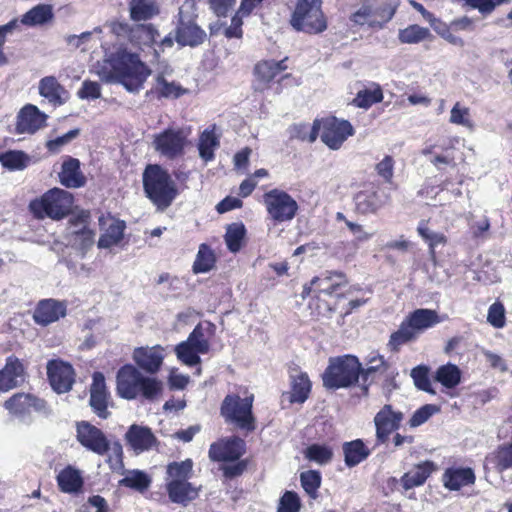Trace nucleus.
<instances>
[{"mask_svg":"<svg viewBox=\"0 0 512 512\" xmlns=\"http://www.w3.org/2000/svg\"><path fill=\"white\" fill-rule=\"evenodd\" d=\"M349 281L342 271L327 270L303 285L301 297L309 298L308 309L312 317H330L342 299L347 297Z\"/></svg>","mask_w":512,"mask_h":512,"instance_id":"obj_1","label":"nucleus"},{"mask_svg":"<svg viewBox=\"0 0 512 512\" xmlns=\"http://www.w3.org/2000/svg\"><path fill=\"white\" fill-rule=\"evenodd\" d=\"M67 308L68 304L66 300H57L54 298L41 299L34 308L32 319L38 326L47 327L66 317Z\"/></svg>","mask_w":512,"mask_h":512,"instance_id":"obj_22","label":"nucleus"},{"mask_svg":"<svg viewBox=\"0 0 512 512\" xmlns=\"http://www.w3.org/2000/svg\"><path fill=\"white\" fill-rule=\"evenodd\" d=\"M111 400L110 392L107 388L105 376L102 372H94L90 386L89 405L92 411L101 419H107L111 412L108 410Z\"/></svg>","mask_w":512,"mask_h":512,"instance_id":"obj_23","label":"nucleus"},{"mask_svg":"<svg viewBox=\"0 0 512 512\" xmlns=\"http://www.w3.org/2000/svg\"><path fill=\"white\" fill-rule=\"evenodd\" d=\"M40 96L44 97L54 106L63 105L67 98L68 92L55 76H45L38 84Z\"/></svg>","mask_w":512,"mask_h":512,"instance_id":"obj_32","label":"nucleus"},{"mask_svg":"<svg viewBox=\"0 0 512 512\" xmlns=\"http://www.w3.org/2000/svg\"><path fill=\"white\" fill-rule=\"evenodd\" d=\"M362 364L358 357L351 354L329 358L322 374L323 386L328 390L350 388L359 382Z\"/></svg>","mask_w":512,"mask_h":512,"instance_id":"obj_7","label":"nucleus"},{"mask_svg":"<svg viewBox=\"0 0 512 512\" xmlns=\"http://www.w3.org/2000/svg\"><path fill=\"white\" fill-rule=\"evenodd\" d=\"M494 469L502 473L512 468V443L499 445L487 458Z\"/></svg>","mask_w":512,"mask_h":512,"instance_id":"obj_47","label":"nucleus"},{"mask_svg":"<svg viewBox=\"0 0 512 512\" xmlns=\"http://www.w3.org/2000/svg\"><path fill=\"white\" fill-rule=\"evenodd\" d=\"M312 390V382L306 372L300 371L297 375L290 377V403H304L310 396Z\"/></svg>","mask_w":512,"mask_h":512,"instance_id":"obj_37","label":"nucleus"},{"mask_svg":"<svg viewBox=\"0 0 512 512\" xmlns=\"http://www.w3.org/2000/svg\"><path fill=\"white\" fill-rule=\"evenodd\" d=\"M246 234L247 230L242 222L228 224L224 235L227 249L232 253L239 252L245 243Z\"/></svg>","mask_w":512,"mask_h":512,"instance_id":"obj_40","label":"nucleus"},{"mask_svg":"<svg viewBox=\"0 0 512 512\" xmlns=\"http://www.w3.org/2000/svg\"><path fill=\"white\" fill-rule=\"evenodd\" d=\"M57 484L64 493H75L81 490L83 479L78 470L67 466L57 475Z\"/></svg>","mask_w":512,"mask_h":512,"instance_id":"obj_39","label":"nucleus"},{"mask_svg":"<svg viewBox=\"0 0 512 512\" xmlns=\"http://www.w3.org/2000/svg\"><path fill=\"white\" fill-rule=\"evenodd\" d=\"M73 244L82 251L90 249L94 244L95 232L87 225L72 233Z\"/></svg>","mask_w":512,"mask_h":512,"instance_id":"obj_59","label":"nucleus"},{"mask_svg":"<svg viewBox=\"0 0 512 512\" xmlns=\"http://www.w3.org/2000/svg\"><path fill=\"white\" fill-rule=\"evenodd\" d=\"M98 224L101 235L98 239L97 246L100 249H109L119 245L124 239L127 228L126 222L111 213L102 214L98 218Z\"/></svg>","mask_w":512,"mask_h":512,"instance_id":"obj_20","label":"nucleus"},{"mask_svg":"<svg viewBox=\"0 0 512 512\" xmlns=\"http://www.w3.org/2000/svg\"><path fill=\"white\" fill-rule=\"evenodd\" d=\"M165 356V348L159 344L136 347L132 352L133 365L149 375H155L161 370Z\"/></svg>","mask_w":512,"mask_h":512,"instance_id":"obj_19","label":"nucleus"},{"mask_svg":"<svg viewBox=\"0 0 512 512\" xmlns=\"http://www.w3.org/2000/svg\"><path fill=\"white\" fill-rule=\"evenodd\" d=\"M355 212L360 215L376 214L390 201L389 193H386L379 183L365 184L364 188L353 197Z\"/></svg>","mask_w":512,"mask_h":512,"instance_id":"obj_14","label":"nucleus"},{"mask_svg":"<svg viewBox=\"0 0 512 512\" xmlns=\"http://www.w3.org/2000/svg\"><path fill=\"white\" fill-rule=\"evenodd\" d=\"M157 27L152 23H133L130 44L137 48L152 47L159 37Z\"/></svg>","mask_w":512,"mask_h":512,"instance_id":"obj_35","label":"nucleus"},{"mask_svg":"<svg viewBox=\"0 0 512 512\" xmlns=\"http://www.w3.org/2000/svg\"><path fill=\"white\" fill-rule=\"evenodd\" d=\"M263 202L269 218L275 223L291 221L299 210L297 201L286 191L277 188L265 192Z\"/></svg>","mask_w":512,"mask_h":512,"instance_id":"obj_12","label":"nucleus"},{"mask_svg":"<svg viewBox=\"0 0 512 512\" xmlns=\"http://www.w3.org/2000/svg\"><path fill=\"white\" fill-rule=\"evenodd\" d=\"M47 115L37 106L25 105L17 115L16 131L20 134H34L46 125Z\"/></svg>","mask_w":512,"mask_h":512,"instance_id":"obj_26","label":"nucleus"},{"mask_svg":"<svg viewBox=\"0 0 512 512\" xmlns=\"http://www.w3.org/2000/svg\"><path fill=\"white\" fill-rule=\"evenodd\" d=\"M414 385L417 389L435 395L436 391L432 386L430 379V368L426 365H418L412 368L410 373Z\"/></svg>","mask_w":512,"mask_h":512,"instance_id":"obj_53","label":"nucleus"},{"mask_svg":"<svg viewBox=\"0 0 512 512\" xmlns=\"http://www.w3.org/2000/svg\"><path fill=\"white\" fill-rule=\"evenodd\" d=\"M403 320L418 337L423 331L441 323L444 317L439 316L435 310L418 308L410 312Z\"/></svg>","mask_w":512,"mask_h":512,"instance_id":"obj_29","label":"nucleus"},{"mask_svg":"<svg viewBox=\"0 0 512 512\" xmlns=\"http://www.w3.org/2000/svg\"><path fill=\"white\" fill-rule=\"evenodd\" d=\"M165 490L172 503L187 506L199 496V488L189 481H167Z\"/></svg>","mask_w":512,"mask_h":512,"instance_id":"obj_31","label":"nucleus"},{"mask_svg":"<svg viewBox=\"0 0 512 512\" xmlns=\"http://www.w3.org/2000/svg\"><path fill=\"white\" fill-rule=\"evenodd\" d=\"M437 470V465L431 460H425L417 463L411 470L404 473L400 478V483L404 490H410L425 484L427 479Z\"/></svg>","mask_w":512,"mask_h":512,"instance_id":"obj_30","label":"nucleus"},{"mask_svg":"<svg viewBox=\"0 0 512 512\" xmlns=\"http://www.w3.org/2000/svg\"><path fill=\"white\" fill-rule=\"evenodd\" d=\"M187 93L188 89L180 83L176 81L169 82L163 73H158L152 87L146 91L145 97L149 100L178 99Z\"/></svg>","mask_w":512,"mask_h":512,"instance_id":"obj_25","label":"nucleus"},{"mask_svg":"<svg viewBox=\"0 0 512 512\" xmlns=\"http://www.w3.org/2000/svg\"><path fill=\"white\" fill-rule=\"evenodd\" d=\"M175 352L177 355V358L185 365L187 366H195L200 363L201 359L199 354H201L198 349L193 347L192 345L188 344L187 342L183 341L179 343L176 348Z\"/></svg>","mask_w":512,"mask_h":512,"instance_id":"obj_56","label":"nucleus"},{"mask_svg":"<svg viewBox=\"0 0 512 512\" xmlns=\"http://www.w3.org/2000/svg\"><path fill=\"white\" fill-rule=\"evenodd\" d=\"M59 179L60 183L66 188L83 187L86 184V177L81 171L80 161L73 157L64 160Z\"/></svg>","mask_w":512,"mask_h":512,"instance_id":"obj_34","label":"nucleus"},{"mask_svg":"<svg viewBox=\"0 0 512 512\" xmlns=\"http://www.w3.org/2000/svg\"><path fill=\"white\" fill-rule=\"evenodd\" d=\"M417 338L416 333H414L403 320L400 323L399 328L391 333L387 343V348L392 353H398L403 345L413 342Z\"/></svg>","mask_w":512,"mask_h":512,"instance_id":"obj_43","label":"nucleus"},{"mask_svg":"<svg viewBox=\"0 0 512 512\" xmlns=\"http://www.w3.org/2000/svg\"><path fill=\"white\" fill-rule=\"evenodd\" d=\"M151 477L144 471L131 470L128 474L119 480L120 487L130 488L138 492H145L151 485Z\"/></svg>","mask_w":512,"mask_h":512,"instance_id":"obj_49","label":"nucleus"},{"mask_svg":"<svg viewBox=\"0 0 512 512\" xmlns=\"http://www.w3.org/2000/svg\"><path fill=\"white\" fill-rule=\"evenodd\" d=\"M428 224L429 220H421L417 226V233L427 243L429 253L434 258L436 255V248L439 245H446L448 239L444 233L433 232L430 230Z\"/></svg>","mask_w":512,"mask_h":512,"instance_id":"obj_41","label":"nucleus"},{"mask_svg":"<svg viewBox=\"0 0 512 512\" xmlns=\"http://www.w3.org/2000/svg\"><path fill=\"white\" fill-rule=\"evenodd\" d=\"M437 408L435 405L426 404L419 409H417L408 421V425L411 428L418 427L425 423L435 412Z\"/></svg>","mask_w":512,"mask_h":512,"instance_id":"obj_63","label":"nucleus"},{"mask_svg":"<svg viewBox=\"0 0 512 512\" xmlns=\"http://www.w3.org/2000/svg\"><path fill=\"white\" fill-rule=\"evenodd\" d=\"M219 146V140L213 130H205L200 138L198 150L200 157L206 162L214 159V150Z\"/></svg>","mask_w":512,"mask_h":512,"instance_id":"obj_52","label":"nucleus"},{"mask_svg":"<svg viewBox=\"0 0 512 512\" xmlns=\"http://www.w3.org/2000/svg\"><path fill=\"white\" fill-rule=\"evenodd\" d=\"M443 486L450 491H458L465 486L474 485L476 475L471 467H448L442 474Z\"/></svg>","mask_w":512,"mask_h":512,"instance_id":"obj_28","label":"nucleus"},{"mask_svg":"<svg viewBox=\"0 0 512 512\" xmlns=\"http://www.w3.org/2000/svg\"><path fill=\"white\" fill-rule=\"evenodd\" d=\"M288 61V56L281 60L263 59L258 61L253 68V90L259 93L272 90L275 95H280L284 89L299 86L301 79L286 72Z\"/></svg>","mask_w":512,"mask_h":512,"instance_id":"obj_5","label":"nucleus"},{"mask_svg":"<svg viewBox=\"0 0 512 512\" xmlns=\"http://www.w3.org/2000/svg\"><path fill=\"white\" fill-rule=\"evenodd\" d=\"M197 9L193 1H186L179 9L175 29V41L182 47H197L207 38L206 32L197 24Z\"/></svg>","mask_w":512,"mask_h":512,"instance_id":"obj_11","label":"nucleus"},{"mask_svg":"<svg viewBox=\"0 0 512 512\" xmlns=\"http://www.w3.org/2000/svg\"><path fill=\"white\" fill-rule=\"evenodd\" d=\"M146 197L158 211H165L177 198L179 191L169 172L159 164H148L142 175Z\"/></svg>","mask_w":512,"mask_h":512,"instance_id":"obj_6","label":"nucleus"},{"mask_svg":"<svg viewBox=\"0 0 512 512\" xmlns=\"http://www.w3.org/2000/svg\"><path fill=\"white\" fill-rule=\"evenodd\" d=\"M151 73V69L140 59L139 54L126 49L113 54L99 71L102 80L119 83L129 92H139Z\"/></svg>","mask_w":512,"mask_h":512,"instance_id":"obj_2","label":"nucleus"},{"mask_svg":"<svg viewBox=\"0 0 512 512\" xmlns=\"http://www.w3.org/2000/svg\"><path fill=\"white\" fill-rule=\"evenodd\" d=\"M185 342L198 349L201 354L208 353L210 348L209 341L205 338L204 330L200 324L193 329Z\"/></svg>","mask_w":512,"mask_h":512,"instance_id":"obj_62","label":"nucleus"},{"mask_svg":"<svg viewBox=\"0 0 512 512\" xmlns=\"http://www.w3.org/2000/svg\"><path fill=\"white\" fill-rule=\"evenodd\" d=\"M373 15V7L370 5H363L351 14L350 21L355 25H368L371 28H377V24L373 23L376 22Z\"/></svg>","mask_w":512,"mask_h":512,"instance_id":"obj_60","label":"nucleus"},{"mask_svg":"<svg viewBox=\"0 0 512 512\" xmlns=\"http://www.w3.org/2000/svg\"><path fill=\"white\" fill-rule=\"evenodd\" d=\"M142 372L133 364H125L118 369L116 393L120 398L154 403L163 396V381Z\"/></svg>","mask_w":512,"mask_h":512,"instance_id":"obj_3","label":"nucleus"},{"mask_svg":"<svg viewBox=\"0 0 512 512\" xmlns=\"http://www.w3.org/2000/svg\"><path fill=\"white\" fill-rule=\"evenodd\" d=\"M395 12L396 7L389 3L373 8V17L376 20V22L373 23L377 24V28H383L384 25L393 18Z\"/></svg>","mask_w":512,"mask_h":512,"instance_id":"obj_64","label":"nucleus"},{"mask_svg":"<svg viewBox=\"0 0 512 512\" xmlns=\"http://www.w3.org/2000/svg\"><path fill=\"white\" fill-rule=\"evenodd\" d=\"M384 95L379 84H375L374 89H362L357 92L351 104L357 108L368 109L372 105L383 101Z\"/></svg>","mask_w":512,"mask_h":512,"instance_id":"obj_50","label":"nucleus"},{"mask_svg":"<svg viewBox=\"0 0 512 512\" xmlns=\"http://www.w3.org/2000/svg\"><path fill=\"white\" fill-rule=\"evenodd\" d=\"M216 264V256L211 247L202 243L199 246L196 259L192 266V271L195 274L206 273L214 268Z\"/></svg>","mask_w":512,"mask_h":512,"instance_id":"obj_48","label":"nucleus"},{"mask_svg":"<svg viewBox=\"0 0 512 512\" xmlns=\"http://www.w3.org/2000/svg\"><path fill=\"white\" fill-rule=\"evenodd\" d=\"M26 368L16 356L6 358L5 365L0 369V394L19 387L25 380Z\"/></svg>","mask_w":512,"mask_h":512,"instance_id":"obj_24","label":"nucleus"},{"mask_svg":"<svg viewBox=\"0 0 512 512\" xmlns=\"http://www.w3.org/2000/svg\"><path fill=\"white\" fill-rule=\"evenodd\" d=\"M403 420L402 411L395 409L391 404L382 406L373 419L376 445L387 444L391 435L399 430Z\"/></svg>","mask_w":512,"mask_h":512,"instance_id":"obj_15","label":"nucleus"},{"mask_svg":"<svg viewBox=\"0 0 512 512\" xmlns=\"http://www.w3.org/2000/svg\"><path fill=\"white\" fill-rule=\"evenodd\" d=\"M301 500L295 491H285L279 500L277 512H299Z\"/></svg>","mask_w":512,"mask_h":512,"instance_id":"obj_61","label":"nucleus"},{"mask_svg":"<svg viewBox=\"0 0 512 512\" xmlns=\"http://www.w3.org/2000/svg\"><path fill=\"white\" fill-rule=\"evenodd\" d=\"M345 465L349 468L359 465L366 460L371 450L362 439L347 441L342 444Z\"/></svg>","mask_w":512,"mask_h":512,"instance_id":"obj_36","label":"nucleus"},{"mask_svg":"<svg viewBox=\"0 0 512 512\" xmlns=\"http://www.w3.org/2000/svg\"><path fill=\"white\" fill-rule=\"evenodd\" d=\"M301 486L307 495L316 499L318 497V490L321 486V474L317 470H308L300 474Z\"/></svg>","mask_w":512,"mask_h":512,"instance_id":"obj_55","label":"nucleus"},{"mask_svg":"<svg viewBox=\"0 0 512 512\" xmlns=\"http://www.w3.org/2000/svg\"><path fill=\"white\" fill-rule=\"evenodd\" d=\"M431 36L430 30L417 24L409 25L399 31V40L401 43L416 44L424 41Z\"/></svg>","mask_w":512,"mask_h":512,"instance_id":"obj_54","label":"nucleus"},{"mask_svg":"<svg viewBox=\"0 0 512 512\" xmlns=\"http://www.w3.org/2000/svg\"><path fill=\"white\" fill-rule=\"evenodd\" d=\"M461 377L462 373L459 367L455 364L447 363L437 368L433 379L446 389H454L460 384Z\"/></svg>","mask_w":512,"mask_h":512,"instance_id":"obj_38","label":"nucleus"},{"mask_svg":"<svg viewBox=\"0 0 512 512\" xmlns=\"http://www.w3.org/2000/svg\"><path fill=\"white\" fill-rule=\"evenodd\" d=\"M52 18V7L46 4H38L22 16L20 23L26 26L43 25L52 20Z\"/></svg>","mask_w":512,"mask_h":512,"instance_id":"obj_44","label":"nucleus"},{"mask_svg":"<svg viewBox=\"0 0 512 512\" xmlns=\"http://www.w3.org/2000/svg\"><path fill=\"white\" fill-rule=\"evenodd\" d=\"M305 456L310 461H314L318 464H326L332 460L333 451L326 445L311 444L307 447Z\"/></svg>","mask_w":512,"mask_h":512,"instance_id":"obj_58","label":"nucleus"},{"mask_svg":"<svg viewBox=\"0 0 512 512\" xmlns=\"http://www.w3.org/2000/svg\"><path fill=\"white\" fill-rule=\"evenodd\" d=\"M290 139H296L301 142L313 143L319 136V124L317 119L313 124L309 123H294L289 127Z\"/></svg>","mask_w":512,"mask_h":512,"instance_id":"obj_46","label":"nucleus"},{"mask_svg":"<svg viewBox=\"0 0 512 512\" xmlns=\"http://www.w3.org/2000/svg\"><path fill=\"white\" fill-rule=\"evenodd\" d=\"M245 453V440L234 435L213 442L209 447L208 457L212 462L222 463L219 469L225 480H233L248 469L250 460L242 458Z\"/></svg>","mask_w":512,"mask_h":512,"instance_id":"obj_4","label":"nucleus"},{"mask_svg":"<svg viewBox=\"0 0 512 512\" xmlns=\"http://www.w3.org/2000/svg\"><path fill=\"white\" fill-rule=\"evenodd\" d=\"M129 18L132 22H147L159 16L161 10L157 0H130Z\"/></svg>","mask_w":512,"mask_h":512,"instance_id":"obj_33","label":"nucleus"},{"mask_svg":"<svg viewBox=\"0 0 512 512\" xmlns=\"http://www.w3.org/2000/svg\"><path fill=\"white\" fill-rule=\"evenodd\" d=\"M76 432L77 441L86 449L101 456L110 450V442L103 431L90 422H78Z\"/></svg>","mask_w":512,"mask_h":512,"instance_id":"obj_21","label":"nucleus"},{"mask_svg":"<svg viewBox=\"0 0 512 512\" xmlns=\"http://www.w3.org/2000/svg\"><path fill=\"white\" fill-rule=\"evenodd\" d=\"M31 162L30 156L22 150H8L0 153V163L9 171H22Z\"/></svg>","mask_w":512,"mask_h":512,"instance_id":"obj_42","label":"nucleus"},{"mask_svg":"<svg viewBox=\"0 0 512 512\" xmlns=\"http://www.w3.org/2000/svg\"><path fill=\"white\" fill-rule=\"evenodd\" d=\"M193 475V461L187 458L183 461H173L166 466L167 481H189Z\"/></svg>","mask_w":512,"mask_h":512,"instance_id":"obj_45","label":"nucleus"},{"mask_svg":"<svg viewBox=\"0 0 512 512\" xmlns=\"http://www.w3.org/2000/svg\"><path fill=\"white\" fill-rule=\"evenodd\" d=\"M74 196L67 190L54 187L29 203V210L36 219L62 220L72 210Z\"/></svg>","mask_w":512,"mask_h":512,"instance_id":"obj_9","label":"nucleus"},{"mask_svg":"<svg viewBox=\"0 0 512 512\" xmlns=\"http://www.w3.org/2000/svg\"><path fill=\"white\" fill-rule=\"evenodd\" d=\"M368 362L370 364H373V363H376V364L370 365L367 368L362 367V372L360 375V378L362 379L361 389H362L363 395H365V396H367L369 393L370 383L367 382L368 377L376 372L385 373L390 368V364L381 355L371 357Z\"/></svg>","mask_w":512,"mask_h":512,"instance_id":"obj_51","label":"nucleus"},{"mask_svg":"<svg viewBox=\"0 0 512 512\" xmlns=\"http://www.w3.org/2000/svg\"><path fill=\"white\" fill-rule=\"evenodd\" d=\"M3 407L10 415L24 418L33 412H46L47 402L34 394L17 392L4 401Z\"/></svg>","mask_w":512,"mask_h":512,"instance_id":"obj_18","label":"nucleus"},{"mask_svg":"<svg viewBox=\"0 0 512 512\" xmlns=\"http://www.w3.org/2000/svg\"><path fill=\"white\" fill-rule=\"evenodd\" d=\"M317 121L321 141L332 150L340 149L344 142L355 133L353 125L346 119L329 115L317 119Z\"/></svg>","mask_w":512,"mask_h":512,"instance_id":"obj_13","label":"nucleus"},{"mask_svg":"<svg viewBox=\"0 0 512 512\" xmlns=\"http://www.w3.org/2000/svg\"><path fill=\"white\" fill-rule=\"evenodd\" d=\"M297 32L316 35L327 29V19L322 10V0H294L289 19Z\"/></svg>","mask_w":512,"mask_h":512,"instance_id":"obj_10","label":"nucleus"},{"mask_svg":"<svg viewBox=\"0 0 512 512\" xmlns=\"http://www.w3.org/2000/svg\"><path fill=\"white\" fill-rule=\"evenodd\" d=\"M47 378L53 391L58 394L72 390L76 372L72 364L62 359H51L47 362Z\"/></svg>","mask_w":512,"mask_h":512,"instance_id":"obj_17","label":"nucleus"},{"mask_svg":"<svg viewBox=\"0 0 512 512\" xmlns=\"http://www.w3.org/2000/svg\"><path fill=\"white\" fill-rule=\"evenodd\" d=\"M187 144V134L182 128H167L153 140L155 150L170 160L183 156Z\"/></svg>","mask_w":512,"mask_h":512,"instance_id":"obj_16","label":"nucleus"},{"mask_svg":"<svg viewBox=\"0 0 512 512\" xmlns=\"http://www.w3.org/2000/svg\"><path fill=\"white\" fill-rule=\"evenodd\" d=\"M127 445L140 454L152 449L157 444V438L149 427L132 424L125 434Z\"/></svg>","mask_w":512,"mask_h":512,"instance_id":"obj_27","label":"nucleus"},{"mask_svg":"<svg viewBox=\"0 0 512 512\" xmlns=\"http://www.w3.org/2000/svg\"><path fill=\"white\" fill-rule=\"evenodd\" d=\"M511 0H463L470 9L477 10L483 17L491 15L497 7L510 3Z\"/></svg>","mask_w":512,"mask_h":512,"instance_id":"obj_57","label":"nucleus"},{"mask_svg":"<svg viewBox=\"0 0 512 512\" xmlns=\"http://www.w3.org/2000/svg\"><path fill=\"white\" fill-rule=\"evenodd\" d=\"M253 405V394L241 397L237 393H229L221 402L220 415L225 423L231 424L246 433H252L257 428Z\"/></svg>","mask_w":512,"mask_h":512,"instance_id":"obj_8","label":"nucleus"}]
</instances>
